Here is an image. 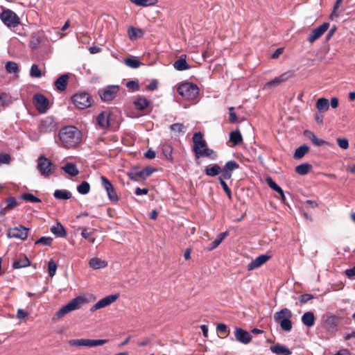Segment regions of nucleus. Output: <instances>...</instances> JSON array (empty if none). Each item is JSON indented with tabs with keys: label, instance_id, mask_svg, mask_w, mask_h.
<instances>
[{
	"label": "nucleus",
	"instance_id": "72a5a7b5",
	"mask_svg": "<svg viewBox=\"0 0 355 355\" xmlns=\"http://www.w3.org/2000/svg\"><path fill=\"white\" fill-rule=\"evenodd\" d=\"M312 168V166L308 163H304L300 164L295 167V172L301 175H305L309 173Z\"/></svg>",
	"mask_w": 355,
	"mask_h": 355
},
{
	"label": "nucleus",
	"instance_id": "ddd939ff",
	"mask_svg": "<svg viewBox=\"0 0 355 355\" xmlns=\"http://www.w3.org/2000/svg\"><path fill=\"white\" fill-rule=\"evenodd\" d=\"M29 229L20 225L17 227L10 228L8 232V236L10 238L25 240L28 235Z\"/></svg>",
	"mask_w": 355,
	"mask_h": 355
},
{
	"label": "nucleus",
	"instance_id": "4be33fe9",
	"mask_svg": "<svg viewBox=\"0 0 355 355\" xmlns=\"http://www.w3.org/2000/svg\"><path fill=\"white\" fill-rule=\"evenodd\" d=\"M68 74H62L54 83L56 89L59 91L65 90L69 80Z\"/></svg>",
	"mask_w": 355,
	"mask_h": 355
},
{
	"label": "nucleus",
	"instance_id": "f3484780",
	"mask_svg": "<svg viewBox=\"0 0 355 355\" xmlns=\"http://www.w3.org/2000/svg\"><path fill=\"white\" fill-rule=\"evenodd\" d=\"M239 165L235 161L227 162L223 168H222V177L225 180H229L232 177L233 171L239 168Z\"/></svg>",
	"mask_w": 355,
	"mask_h": 355
},
{
	"label": "nucleus",
	"instance_id": "cd10ccee",
	"mask_svg": "<svg viewBox=\"0 0 355 355\" xmlns=\"http://www.w3.org/2000/svg\"><path fill=\"white\" fill-rule=\"evenodd\" d=\"M31 265V262L28 257L25 255L21 256L12 263V267L15 269L27 267Z\"/></svg>",
	"mask_w": 355,
	"mask_h": 355
},
{
	"label": "nucleus",
	"instance_id": "58836bf2",
	"mask_svg": "<svg viewBox=\"0 0 355 355\" xmlns=\"http://www.w3.org/2000/svg\"><path fill=\"white\" fill-rule=\"evenodd\" d=\"M51 231L53 234L56 235L57 236H66V232L64 230V228L60 223H58L56 225L53 226L51 228Z\"/></svg>",
	"mask_w": 355,
	"mask_h": 355
},
{
	"label": "nucleus",
	"instance_id": "864d4df0",
	"mask_svg": "<svg viewBox=\"0 0 355 355\" xmlns=\"http://www.w3.org/2000/svg\"><path fill=\"white\" fill-rule=\"evenodd\" d=\"M57 266L55 263L51 260L48 263V272L50 277H53L56 272Z\"/></svg>",
	"mask_w": 355,
	"mask_h": 355
},
{
	"label": "nucleus",
	"instance_id": "473e14b6",
	"mask_svg": "<svg viewBox=\"0 0 355 355\" xmlns=\"http://www.w3.org/2000/svg\"><path fill=\"white\" fill-rule=\"evenodd\" d=\"M228 235L227 232H222L219 234L217 236V238L209 244V246L208 247L209 250H212L215 248H216L223 241V239Z\"/></svg>",
	"mask_w": 355,
	"mask_h": 355
},
{
	"label": "nucleus",
	"instance_id": "6e6552de",
	"mask_svg": "<svg viewBox=\"0 0 355 355\" xmlns=\"http://www.w3.org/2000/svg\"><path fill=\"white\" fill-rule=\"evenodd\" d=\"M107 342L105 339H98V340H93V339H73L69 340V344L71 346H76V347H93L98 345H103L105 344Z\"/></svg>",
	"mask_w": 355,
	"mask_h": 355
},
{
	"label": "nucleus",
	"instance_id": "a878e982",
	"mask_svg": "<svg viewBox=\"0 0 355 355\" xmlns=\"http://www.w3.org/2000/svg\"><path fill=\"white\" fill-rule=\"evenodd\" d=\"M266 182L268 184V185L274 191H275L277 193H278L282 198V200L284 201L286 200V197L284 193V191L282 189L278 186L270 177H268L266 179Z\"/></svg>",
	"mask_w": 355,
	"mask_h": 355
},
{
	"label": "nucleus",
	"instance_id": "5fc2aeb1",
	"mask_svg": "<svg viewBox=\"0 0 355 355\" xmlns=\"http://www.w3.org/2000/svg\"><path fill=\"white\" fill-rule=\"evenodd\" d=\"M6 201L7 203V205L4 208V210L6 211L12 209L17 205V202L15 198H8Z\"/></svg>",
	"mask_w": 355,
	"mask_h": 355
},
{
	"label": "nucleus",
	"instance_id": "6ab92c4d",
	"mask_svg": "<svg viewBox=\"0 0 355 355\" xmlns=\"http://www.w3.org/2000/svg\"><path fill=\"white\" fill-rule=\"evenodd\" d=\"M304 135L311 141V142L315 146H322L324 145L331 146L332 145L323 139H318L315 135L309 130H306L304 132Z\"/></svg>",
	"mask_w": 355,
	"mask_h": 355
},
{
	"label": "nucleus",
	"instance_id": "c9c22d12",
	"mask_svg": "<svg viewBox=\"0 0 355 355\" xmlns=\"http://www.w3.org/2000/svg\"><path fill=\"white\" fill-rule=\"evenodd\" d=\"M315 106L319 111L326 112L329 108V101L325 98H320L318 99Z\"/></svg>",
	"mask_w": 355,
	"mask_h": 355
},
{
	"label": "nucleus",
	"instance_id": "0e129e2a",
	"mask_svg": "<svg viewBox=\"0 0 355 355\" xmlns=\"http://www.w3.org/2000/svg\"><path fill=\"white\" fill-rule=\"evenodd\" d=\"M141 171L134 170L128 173V177L132 180H137L138 178H141Z\"/></svg>",
	"mask_w": 355,
	"mask_h": 355
},
{
	"label": "nucleus",
	"instance_id": "412c9836",
	"mask_svg": "<svg viewBox=\"0 0 355 355\" xmlns=\"http://www.w3.org/2000/svg\"><path fill=\"white\" fill-rule=\"evenodd\" d=\"M187 55H181L180 58L176 60L174 64L173 67L175 69L178 71H184L187 69H190V66L187 62Z\"/></svg>",
	"mask_w": 355,
	"mask_h": 355
},
{
	"label": "nucleus",
	"instance_id": "4c0bfd02",
	"mask_svg": "<svg viewBox=\"0 0 355 355\" xmlns=\"http://www.w3.org/2000/svg\"><path fill=\"white\" fill-rule=\"evenodd\" d=\"M71 193L67 190H55L53 196L59 200H68L71 198Z\"/></svg>",
	"mask_w": 355,
	"mask_h": 355
},
{
	"label": "nucleus",
	"instance_id": "423d86ee",
	"mask_svg": "<svg viewBox=\"0 0 355 355\" xmlns=\"http://www.w3.org/2000/svg\"><path fill=\"white\" fill-rule=\"evenodd\" d=\"M0 19L8 27H16L20 24V19L15 12L6 9L0 14Z\"/></svg>",
	"mask_w": 355,
	"mask_h": 355
},
{
	"label": "nucleus",
	"instance_id": "f03ea898",
	"mask_svg": "<svg viewBox=\"0 0 355 355\" xmlns=\"http://www.w3.org/2000/svg\"><path fill=\"white\" fill-rule=\"evenodd\" d=\"M193 141V150L197 158L200 157H207L214 159L216 157L215 152L207 148V143L203 139L202 134L200 132L194 133Z\"/></svg>",
	"mask_w": 355,
	"mask_h": 355
},
{
	"label": "nucleus",
	"instance_id": "de8ad7c7",
	"mask_svg": "<svg viewBox=\"0 0 355 355\" xmlns=\"http://www.w3.org/2000/svg\"><path fill=\"white\" fill-rule=\"evenodd\" d=\"M89 190L90 185L86 181L82 182L81 184L77 187V191H78V193L83 195L87 194L89 192Z\"/></svg>",
	"mask_w": 355,
	"mask_h": 355
},
{
	"label": "nucleus",
	"instance_id": "4468645a",
	"mask_svg": "<svg viewBox=\"0 0 355 355\" xmlns=\"http://www.w3.org/2000/svg\"><path fill=\"white\" fill-rule=\"evenodd\" d=\"M119 298V295H110L98 301L91 309L90 311L94 312L98 309L106 307L114 302Z\"/></svg>",
	"mask_w": 355,
	"mask_h": 355
},
{
	"label": "nucleus",
	"instance_id": "ea45409f",
	"mask_svg": "<svg viewBox=\"0 0 355 355\" xmlns=\"http://www.w3.org/2000/svg\"><path fill=\"white\" fill-rule=\"evenodd\" d=\"M128 33L130 40L141 37L144 34V31L141 29L132 26L128 28Z\"/></svg>",
	"mask_w": 355,
	"mask_h": 355
},
{
	"label": "nucleus",
	"instance_id": "13d9d810",
	"mask_svg": "<svg viewBox=\"0 0 355 355\" xmlns=\"http://www.w3.org/2000/svg\"><path fill=\"white\" fill-rule=\"evenodd\" d=\"M337 143L340 148L343 149H347L349 147V142L346 138H338Z\"/></svg>",
	"mask_w": 355,
	"mask_h": 355
},
{
	"label": "nucleus",
	"instance_id": "a211bd4d",
	"mask_svg": "<svg viewBox=\"0 0 355 355\" xmlns=\"http://www.w3.org/2000/svg\"><path fill=\"white\" fill-rule=\"evenodd\" d=\"M270 258V257L266 254H261L257 257L255 259L252 260L248 265V270H252L260 267L263 263H265Z\"/></svg>",
	"mask_w": 355,
	"mask_h": 355
},
{
	"label": "nucleus",
	"instance_id": "3c124183",
	"mask_svg": "<svg viewBox=\"0 0 355 355\" xmlns=\"http://www.w3.org/2000/svg\"><path fill=\"white\" fill-rule=\"evenodd\" d=\"M172 147L168 144H164L162 146V151L164 155L167 159H172Z\"/></svg>",
	"mask_w": 355,
	"mask_h": 355
},
{
	"label": "nucleus",
	"instance_id": "338daca9",
	"mask_svg": "<svg viewBox=\"0 0 355 355\" xmlns=\"http://www.w3.org/2000/svg\"><path fill=\"white\" fill-rule=\"evenodd\" d=\"M313 298V295L311 294H303L300 296L299 300L301 303L304 304Z\"/></svg>",
	"mask_w": 355,
	"mask_h": 355
},
{
	"label": "nucleus",
	"instance_id": "f257e3e1",
	"mask_svg": "<svg viewBox=\"0 0 355 355\" xmlns=\"http://www.w3.org/2000/svg\"><path fill=\"white\" fill-rule=\"evenodd\" d=\"M81 132L74 126H65L58 134L61 145L65 148H72L77 146L81 141Z\"/></svg>",
	"mask_w": 355,
	"mask_h": 355
},
{
	"label": "nucleus",
	"instance_id": "1a4fd4ad",
	"mask_svg": "<svg viewBox=\"0 0 355 355\" xmlns=\"http://www.w3.org/2000/svg\"><path fill=\"white\" fill-rule=\"evenodd\" d=\"M33 103L40 113H46L49 108V99L42 94H35L33 98Z\"/></svg>",
	"mask_w": 355,
	"mask_h": 355
},
{
	"label": "nucleus",
	"instance_id": "bb28decb",
	"mask_svg": "<svg viewBox=\"0 0 355 355\" xmlns=\"http://www.w3.org/2000/svg\"><path fill=\"white\" fill-rule=\"evenodd\" d=\"M62 168L66 173L72 177H75L79 174V170L76 165L73 163L68 162L62 166Z\"/></svg>",
	"mask_w": 355,
	"mask_h": 355
},
{
	"label": "nucleus",
	"instance_id": "0eeeda50",
	"mask_svg": "<svg viewBox=\"0 0 355 355\" xmlns=\"http://www.w3.org/2000/svg\"><path fill=\"white\" fill-rule=\"evenodd\" d=\"M72 101L78 109H85L92 105V99L88 93L80 92L72 96Z\"/></svg>",
	"mask_w": 355,
	"mask_h": 355
},
{
	"label": "nucleus",
	"instance_id": "aec40b11",
	"mask_svg": "<svg viewBox=\"0 0 355 355\" xmlns=\"http://www.w3.org/2000/svg\"><path fill=\"white\" fill-rule=\"evenodd\" d=\"M287 79L288 76H286V73H283L280 76L276 77L272 80L266 83L263 87V89H270L272 87H277Z\"/></svg>",
	"mask_w": 355,
	"mask_h": 355
},
{
	"label": "nucleus",
	"instance_id": "c756f323",
	"mask_svg": "<svg viewBox=\"0 0 355 355\" xmlns=\"http://www.w3.org/2000/svg\"><path fill=\"white\" fill-rule=\"evenodd\" d=\"M270 349L276 354H284V355H290L291 354L288 348L280 344L270 346Z\"/></svg>",
	"mask_w": 355,
	"mask_h": 355
},
{
	"label": "nucleus",
	"instance_id": "a19ab883",
	"mask_svg": "<svg viewBox=\"0 0 355 355\" xmlns=\"http://www.w3.org/2000/svg\"><path fill=\"white\" fill-rule=\"evenodd\" d=\"M124 63L129 67L137 69L139 67L142 63L137 59L133 58H127L124 60Z\"/></svg>",
	"mask_w": 355,
	"mask_h": 355
},
{
	"label": "nucleus",
	"instance_id": "7c9ffc66",
	"mask_svg": "<svg viewBox=\"0 0 355 355\" xmlns=\"http://www.w3.org/2000/svg\"><path fill=\"white\" fill-rule=\"evenodd\" d=\"M109 115L107 112H103L97 116V123L100 127L104 128L109 125Z\"/></svg>",
	"mask_w": 355,
	"mask_h": 355
},
{
	"label": "nucleus",
	"instance_id": "49530a36",
	"mask_svg": "<svg viewBox=\"0 0 355 355\" xmlns=\"http://www.w3.org/2000/svg\"><path fill=\"white\" fill-rule=\"evenodd\" d=\"M277 323L279 324L282 329H283L285 331H290L292 329L293 325L291 318L282 320Z\"/></svg>",
	"mask_w": 355,
	"mask_h": 355
},
{
	"label": "nucleus",
	"instance_id": "9d476101",
	"mask_svg": "<svg viewBox=\"0 0 355 355\" xmlns=\"http://www.w3.org/2000/svg\"><path fill=\"white\" fill-rule=\"evenodd\" d=\"M38 129L41 133L55 132L56 130V123L53 118L50 116L46 117L40 121Z\"/></svg>",
	"mask_w": 355,
	"mask_h": 355
},
{
	"label": "nucleus",
	"instance_id": "774afa93",
	"mask_svg": "<svg viewBox=\"0 0 355 355\" xmlns=\"http://www.w3.org/2000/svg\"><path fill=\"white\" fill-rule=\"evenodd\" d=\"M216 329L219 333L222 334H226L227 333H229L227 325L223 323L218 324L216 327Z\"/></svg>",
	"mask_w": 355,
	"mask_h": 355
},
{
	"label": "nucleus",
	"instance_id": "f704fd0d",
	"mask_svg": "<svg viewBox=\"0 0 355 355\" xmlns=\"http://www.w3.org/2000/svg\"><path fill=\"white\" fill-rule=\"evenodd\" d=\"M309 150V147L306 145H302L298 147L293 155V157L295 159H300L302 158Z\"/></svg>",
	"mask_w": 355,
	"mask_h": 355
},
{
	"label": "nucleus",
	"instance_id": "4d7b16f0",
	"mask_svg": "<svg viewBox=\"0 0 355 355\" xmlns=\"http://www.w3.org/2000/svg\"><path fill=\"white\" fill-rule=\"evenodd\" d=\"M53 239L51 237L42 236L35 242V244L42 243L44 245H50Z\"/></svg>",
	"mask_w": 355,
	"mask_h": 355
},
{
	"label": "nucleus",
	"instance_id": "09e8293b",
	"mask_svg": "<svg viewBox=\"0 0 355 355\" xmlns=\"http://www.w3.org/2000/svg\"><path fill=\"white\" fill-rule=\"evenodd\" d=\"M6 69L10 73H16L19 71V67L16 62L8 61L6 64Z\"/></svg>",
	"mask_w": 355,
	"mask_h": 355
},
{
	"label": "nucleus",
	"instance_id": "e433bc0d",
	"mask_svg": "<svg viewBox=\"0 0 355 355\" xmlns=\"http://www.w3.org/2000/svg\"><path fill=\"white\" fill-rule=\"evenodd\" d=\"M205 171L207 175L215 177L220 173H222V168L218 164H214L211 167H207Z\"/></svg>",
	"mask_w": 355,
	"mask_h": 355
},
{
	"label": "nucleus",
	"instance_id": "20e7f679",
	"mask_svg": "<svg viewBox=\"0 0 355 355\" xmlns=\"http://www.w3.org/2000/svg\"><path fill=\"white\" fill-rule=\"evenodd\" d=\"M85 302L86 300L83 297H76L72 300H71L69 302H68L66 305L63 306L56 313V315L59 318H62L67 313L80 309V306L85 303Z\"/></svg>",
	"mask_w": 355,
	"mask_h": 355
},
{
	"label": "nucleus",
	"instance_id": "680f3d73",
	"mask_svg": "<svg viewBox=\"0 0 355 355\" xmlns=\"http://www.w3.org/2000/svg\"><path fill=\"white\" fill-rule=\"evenodd\" d=\"M126 87L132 91H138L139 89V84L133 80L128 81L126 83Z\"/></svg>",
	"mask_w": 355,
	"mask_h": 355
},
{
	"label": "nucleus",
	"instance_id": "603ef678",
	"mask_svg": "<svg viewBox=\"0 0 355 355\" xmlns=\"http://www.w3.org/2000/svg\"><path fill=\"white\" fill-rule=\"evenodd\" d=\"M41 71L38 66L35 64H33L31 68L30 76L33 78H39L41 76Z\"/></svg>",
	"mask_w": 355,
	"mask_h": 355
},
{
	"label": "nucleus",
	"instance_id": "2f4dec72",
	"mask_svg": "<svg viewBox=\"0 0 355 355\" xmlns=\"http://www.w3.org/2000/svg\"><path fill=\"white\" fill-rule=\"evenodd\" d=\"M12 103V98L6 92L0 93V107H5Z\"/></svg>",
	"mask_w": 355,
	"mask_h": 355
},
{
	"label": "nucleus",
	"instance_id": "2eb2a0df",
	"mask_svg": "<svg viewBox=\"0 0 355 355\" xmlns=\"http://www.w3.org/2000/svg\"><path fill=\"white\" fill-rule=\"evenodd\" d=\"M234 335L235 340L242 344H248L252 340V336L250 332L240 327L235 328Z\"/></svg>",
	"mask_w": 355,
	"mask_h": 355
},
{
	"label": "nucleus",
	"instance_id": "79ce46f5",
	"mask_svg": "<svg viewBox=\"0 0 355 355\" xmlns=\"http://www.w3.org/2000/svg\"><path fill=\"white\" fill-rule=\"evenodd\" d=\"M41 43V38L38 34L33 33L30 39V47L33 50L37 49Z\"/></svg>",
	"mask_w": 355,
	"mask_h": 355
},
{
	"label": "nucleus",
	"instance_id": "9b49d317",
	"mask_svg": "<svg viewBox=\"0 0 355 355\" xmlns=\"http://www.w3.org/2000/svg\"><path fill=\"white\" fill-rule=\"evenodd\" d=\"M101 184L107 192L108 198L113 202L119 200L118 196L112 184L105 176H101Z\"/></svg>",
	"mask_w": 355,
	"mask_h": 355
},
{
	"label": "nucleus",
	"instance_id": "6e6d98bb",
	"mask_svg": "<svg viewBox=\"0 0 355 355\" xmlns=\"http://www.w3.org/2000/svg\"><path fill=\"white\" fill-rule=\"evenodd\" d=\"M80 229L82 230L81 235L85 239H89L94 232V229L87 227H80Z\"/></svg>",
	"mask_w": 355,
	"mask_h": 355
},
{
	"label": "nucleus",
	"instance_id": "b1692460",
	"mask_svg": "<svg viewBox=\"0 0 355 355\" xmlns=\"http://www.w3.org/2000/svg\"><path fill=\"white\" fill-rule=\"evenodd\" d=\"M292 317L291 311L286 308L281 309L279 311L276 312L274 315L275 322H278L282 320L291 318Z\"/></svg>",
	"mask_w": 355,
	"mask_h": 355
},
{
	"label": "nucleus",
	"instance_id": "5701e85b",
	"mask_svg": "<svg viewBox=\"0 0 355 355\" xmlns=\"http://www.w3.org/2000/svg\"><path fill=\"white\" fill-rule=\"evenodd\" d=\"M315 320L314 314L311 311H306L302 316V323L308 327H311L314 325Z\"/></svg>",
	"mask_w": 355,
	"mask_h": 355
},
{
	"label": "nucleus",
	"instance_id": "c85d7f7f",
	"mask_svg": "<svg viewBox=\"0 0 355 355\" xmlns=\"http://www.w3.org/2000/svg\"><path fill=\"white\" fill-rule=\"evenodd\" d=\"M133 103L136 109L144 110L149 105L150 101L143 96H139L134 101Z\"/></svg>",
	"mask_w": 355,
	"mask_h": 355
},
{
	"label": "nucleus",
	"instance_id": "a18cd8bd",
	"mask_svg": "<svg viewBox=\"0 0 355 355\" xmlns=\"http://www.w3.org/2000/svg\"><path fill=\"white\" fill-rule=\"evenodd\" d=\"M130 1L138 6L147 7L155 5L157 0H130Z\"/></svg>",
	"mask_w": 355,
	"mask_h": 355
},
{
	"label": "nucleus",
	"instance_id": "c03bdc74",
	"mask_svg": "<svg viewBox=\"0 0 355 355\" xmlns=\"http://www.w3.org/2000/svg\"><path fill=\"white\" fill-rule=\"evenodd\" d=\"M170 130L175 133L184 134L186 131V127L183 123H177L172 124L170 126Z\"/></svg>",
	"mask_w": 355,
	"mask_h": 355
},
{
	"label": "nucleus",
	"instance_id": "052dcab7",
	"mask_svg": "<svg viewBox=\"0 0 355 355\" xmlns=\"http://www.w3.org/2000/svg\"><path fill=\"white\" fill-rule=\"evenodd\" d=\"M10 162V155L7 153H0V164H8Z\"/></svg>",
	"mask_w": 355,
	"mask_h": 355
},
{
	"label": "nucleus",
	"instance_id": "69168bd1",
	"mask_svg": "<svg viewBox=\"0 0 355 355\" xmlns=\"http://www.w3.org/2000/svg\"><path fill=\"white\" fill-rule=\"evenodd\" d=\"M234 108L233 107H229V115H230V122L235 123L237 121V116L234 111Z\"/></svg>",
	"mask_w": 355,
	"mask_h": 355
},
{
	"label": "nucleus",
	"instance_id": "bf43d9fd",
	"mask_svg": "<svg viewBox=\"0 0 355 355\" xmlns=\"http://www.w3.org/2000/svg\"><path fill=\"white\" fill-rule=\"evenodd\" d=\"M223 179L224 178H223V177L222 178H219V182H220V185L222 186L223 190L226 193V194L229 196V198H231V190L228 187V186L226 184V182L223 180Z\"/></svg>",
	"mask_w": 355,
	"mask_h": 355
},
{
	"label": "nucleus",
	"instance_id": "39448f33",
	"mask_svg": "<svg viewBox=\"0 0 355 355\" xmlns=\"http://www.w3.org/2000/svg\"><path fill=\"white\" fill-rule=\"evenodd\" d=\"M37 168L41 175L46 178L54 172L55 166L50 159L41 155L37 159Z\"/></svg>",
	"mask_w": 355,
	"mask_h": 355
},
{
	"label": "nucleus",
	"instance_id": "e2e57ef3",
	"mask_svg": "<svg viewBox=\"0 0 355 355\" xmlns=\"http://www.w3.org/2000/svg\"><path fill=\"white\" fill-rule=\"evenodd\" d=\"M153 171L154 169L150 167L145 168L144 169L141 170V175H140L141 178L144 179L146 178L147 177H149L153 173Z\"/></svg>",
	"mask_w": 355,
	"mask_h": 355
},
{
	"label": "nucleus",
	"instance_id": "f8f14e48",
	"mask_svg": "<svg viewBox=\"0 0 355 355\" xmlns=\"http://www.w3.org/2000/svg\"><path fill=\"white\" fill-rule=\"evenodd\" d=\"M119 92V87L116 85H110L98 92L100 97L103 101H110L113 100Z\"/></svg>",
	"mask_w": 355,
	"mask_h": 355
},
{
	"label": "nucleus",
	"instance_id": "7ed1b4c3",
	"mask_svg": "<svg viewBox=\"0 0 355 355\" xmlns=\"http://www.w3.org/2000/svg\"><path fill=\"white\" fill-rule=\"evenodd\" d=\"M178 92L185 99L193 101L199 94V89L196 84L184 83L178 87Z\"/></svg>",
	"mask_w": 355,
	"mask_h": 355
},
{
	"label": "nucleus",
	"instance_id": "dca6fc26",
	"mask_svg": "<svg viewBox=\"0 0 355 355\" xmlns=\"http://www.w3.org/2000/svg\"><path fill=\"white\" fill-rule=\"evenodd\" d=\"M329 27V23H323L322 25L313 30L308 38V41L311 43H313L316 40L320 38L328 30Z\"/></svg>",
	"mask_w": 355,
	"mask_h": 355
},
{
	"label": "nucleus",
	"instance_id": "393cba45",
	"mask_svg": "<svg viewBox=\"0 0 355 355\" xmlns=\"http://www.w3.org/2000/svg\"><path fill=\"white\" fill-rule=\"evenodd\" d=\"M89 265L92 268L96 270L105 268L107 266V262L99 258L94 257L89 260Z\"/></svg>",
	"mask_w": 355,
	"mask_h": 355
},
{
	"label": "nucleus",
	"instance_id": "37998d69",
	"mask_svg": "<svg viewBox=\"0 0 355 355\" xmlns=\"http://www.w3.org/2000/svg\"><path fill=\"white\" fill-rule=\"evenodd\" d=\"M230 139L235 145H238L242 141V136L239 130H234L230 132Z\"/></svg>",
	"mask_w": 355,
	"mask_h": 355
},
{
	"label": "nucleus",
	"instance_id": "8fccbe9b",
	"mask_svg": "<svg viewBox=\"0 0 355 355\" xmlns=\"http://www.w3.org/2000/svg\"><path fill=\"white\" fill-rule=\"evenodd\" d=\"M21 198L24 200L31 202H41V200L39 198H37V196H35L34 195H33L32 193H24L21 196Z\"/></svg>",
	"mask_w": 355,
	"mask_h": 355
}]
</instances>
